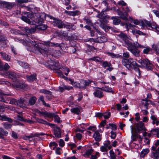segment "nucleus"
<instances>
[{
    "instance_id": "1",
    "label": "nucleus",
    "mask_w": 159,
    "mask_h": 159,
    "mask_svg": "<svg viewBox=\"0 0 159 159\" xmlns=\"http://www.w3.org/2000/svg\"><path fill=\"white\" fill-rule=\"evenodd\" d=\"M26 40V41L29 45L30 44L32 45V47H29L27 48L28 50L32 51L33 52L38 54H41L46 56L47 54L48 51L46 48H44L43 45L48 47H60L61 44L58 43H52L50 41H44L43 43H37L34 40H31L29 39Z\"/></svg>"
},
{
    "instance_id": "2",
    "label": "nucleus",
    "mask_w": 159,
    "mask_h": 159,
    "mask_svg": "<svg viewBox=\"0 0 159 159\" xmlns=\"http://www.w3.org/2000/svg\"><path fill=\"white\" fill-rule=\"evenodd\" d=\"M123 65L125 66L128 69L131 70L134 69L135 70L136 75L137 76L140 75V70L139 68H137L138 64L136 62L133 60L132 58L129 59L123 58L122 60Z\"/></svg>"
},
{
    "instance_id": "3",
    "label": "nucleus",
    "mask_w": 159,
    "mask_h": 159,
    "mask_svg": "<svg viewBox=\"0 0 159 159\" xmlns=\"http://www.w3.org/2000/svg\"><path fill=\"white\" fill-rule=\"evenodd\" d=\"M144 48V46L139 44L137 42L129 44V45L127 46V49L128 50L136 57H139L140 56V51L138 49V48L143 49Z\"/></svg>"
},
{
    "instance_id": "4",
    "label": "nucleus",
    "mask_w": 159,
    "mask_h": 159,
    "mask_svg": "<svg viewBox=\"0 0 159 159\" xmlns=\"http://www.w3.org/2000/svg\"><path fill=\"white\" fill-rule=\"evenodd\" d=\"M123 11L124 12L123 13L121 11L120 9H118L117 10L118 14L120 16V18L126 21L128 20V12L130 11V9L127 6L126 7H122L121 8Z\"/></svg>"
},
{
    "instance_id": "5",
    "label": "nucleus",
    "mask_w": 159,
    "mask_h": 159,
    "mask_svg": "<svg viewBox=\"0 0 159 159\" xmlns=\"http://www.w3.org/2000/svg\"><path fill=\"white\" fill-rule=\"evenodd\" d=\"M46 15L43 13H38L36 14L34 17V22L37 23H42L45 19Z\"/></svg>"
},
{
    "instance_id": "6",
    "label": "nucleus",
    "mask_w": 159,
    "mask_h": 159,
    "mask_svg": "<svg viewBox=\"0 0 159 159\" xmlns=\"http://www.w3.org/2000/svg\"><path fill=\"white\" fill-rule=\"evenodd\" d=\"M139 62L141 64L142 66L145 67L148 70H151L152 69L153 65L149 60L148 59L140 60L139 61Z\"/></svg>"
},
{
    "instance_id": "7",
    "label": "nucleus",
    "mask_w": 159,
    "mask_h": 159,
    "mask_svg": "<svg viewBox=\"0 0 159 159\" xmlns=\"http://www.w3.org/2000/svg\"><path fill=\"white\" fill-rule=\"evenodd\" d=\"M12 86L15 88L24 89L27 86V85L21 81L19 80L18 79L13 82L12 84Z\"/></svg>"
},
{
    "instance_id": "8",
    "label": "nucleus",
    "mask_w": 159,
    "mask_h": 159,
    "mask_svg": "<svg viewBox=\"0 0 159 159\" xmlns=\"http://www.w3.org/2000/svg\"><path fill=\"white\" fill-rule=\"evenodd\" d=\"M48 16L50 19L53 20L52 24L54 26L57 27L59 28H61L63 27L64 23L61 20L59 19L54 18L48 15Z\"/></svg>"
},
{
    "instance_id": "9",
    "label": "nucleus",
    "mask_w": 159,
    "mask_h": 159,
    "mask_svg": "<svg viewBox=\"0 0 159 159\" xmlns=\"http://www.w3.org/2000/svg\"><path fill=\"white\" fill-rule=\"evenodd\" d=\"M141 23V25L143 27L147 26L148 29L150 30L156 29L157 27L155 23H151L149 21L146 20H144L143 22L142 21Z\"/></svg>"
},
{
    "instance_id": "10",
    "label": "nucleus",
    "mask_w": 159,
    "mask_h": 159,
    "mask_svg": "<svg viewBox=\"0 0 159 159\" xmlns=\"http://www.w3.org/2000/svg\"><path fill=\"white\" fill-rule=\"evenodd\" d=\"M118 36L128 46L129 45V44H130L132 43L130 42L129 40L130 39V37H128L126 34H125L123 33H121L119 34Z\"/></svg>"
},
{
    "instance_id": "11",
    "label": "nucleus",
    "mask_w": 159,
    "mask_h": 159,
    "mask_svg": "<svg viewBox=\"0 0 159 159\" xmlns=\"http://www.w3.org/2000/svg\"><path fill=\"white\" fill-rule=\"evenodd\" d=\"M0 4L1 7L9 9L12 8L14 5V4L12 3L0 0Z\"/></svg>"
},
{
    "instance_id": "12",
    "label": "nucleus",
    "mask_w": 159,
    "mask_h": 159,
    "mask_svg": "<svg viewBox=\"0 0 159 159\" xmlns=\"http://www.w3.org/2000/svg\"><path fill=\"white\" fill-rule=\"evenodd\" d=\"M5 75L8 78L12 80L13 82L18 79V75L13 72L8 71L6 72Z\"/></svg>"
},
{
    "instance_id": "13",
    "label": "nucleus",
    "mask_w": 159,
    "mask_h": 159,
    "mask_svg": "<svg viewBox=\"0 0 159 159\" xmlns=\"http://www.w3.org/2000/svg\"><path fill=\"white\" fill-rule=\"evenodd\" d=\"M145 129L144 124L141 121H140L137 124L135 128L136 132L140 133L142 130Z\"/></svg>"
},
{
    "instance_id": "14",
    "label": "nucleus",
    "mask_w": 159,
    "mask_h": 159,
    "mask_svg": "<svg viewBox=\"0 0 159 159\" xmlns=\"http://www.w3.org/2000/svg\"><path fill=\"white\" fill-rule=\"evenodd\" d=\"M52 61L51 64H50L49 65L50 69L52 70H56L61 68L58 62L57 61L55 62L53 61Z\"/></svg>"
},
{
    "instance_id": "15",
    "label": "nucleus",
    "mask_w": 159,
    "mask_h": 159,
    "mask_svg": "<svg viewBox=\"0 0 159 159\" xmlns=\"http://www.w3.org/2000/svg\"><path fill=\"white\" fill-rule=\"evenodd\" d=\"M39 92L46 94V98L48 100H50L52 98V93L51 92L46 89H43L40 90Z\"/></svg>"
},
{
    "instance_id": "16",
    "label": "nucleus",
    "mask_w": 159,
    "mask_h": 159,
    "mask_svg": "<svg viewBox=\"0 0 159 159\" xmlns=\"http://www.w3.org/2000/svg\"><path fill=\"white\" fill-rule=\"evenodd\" d=\"M2 58L4 60L7 61H11V56L5 52H0Z\"/></svg>"
},
{
    "instance_id": "17",
    "label": "nucleus",
    "mask_w": 159,
    "mask_h": 159,
    "mask_svg": "<svg viewBox=\"0 0 159 159\" xmlns=\"http://www.w3.org/2000/svg\"><path fill=\"white\" fill-rule=\"evenodd\" d=\"M54 134L55 136L57 138L61 137V129L59 127H57L54 128L53 130Z\"/></svg>"
},
{
    "instance_id": "18",
    "label": "nucleus",
    "mask_w": 159,
    "mask_h": 159,
    "mask_svg": "<svg viewBox=\"0 0 159 159\" xmlns=\"http://www.w3.org/2000/svg\"><path fill=\"white\" fill-rule=\"evenodd\" d=\"M91 82L90 81H87L86 80H81L80 82V88H85V87L88 86L91 83Z\"/></svg>"
},
{
    "instance_id": "19",
    "label": "nucleus",
    "mask_w": 159,
    "mask_h": 159,
    "mask_svg": "<svg viewBox=\"0 0 159 159\" xmlns=\"http://www.w3.org/2000/svg\"><path fill=\"white\" fill-rule=\"evenodd\" d=\"M97 88L107 92H111L112 93L114 92V91L112 90V89L111 88L107 86H105L104 87H98Z\"/></svg>"
},
{
    "instance_id": "20",
    "label": "nucleus",
    "mask_w": 159,
    "mask_h": 159,
    "mask_svg": "<svg viewBox=\"0 0 159 159\" xmlns=\"http://www.w3.org/2000/svg\"><path fill=\"white\" fill-rule=\"evenodd\" d=\"M25 100L23 98H20L18 100L17 106H20L21 107H24L26 105L24 103Z\"/></svg>"
},
{
    "instance_id": "21",
    "label": "nucleus",
    "mask_w": 159,
    "mask_h": 159,
    "mask_svg": "<svg viewBox=\"0 0 159 159\" xmlns=\"http://www.w3.org/2000/svg\"><path fill=\"white\" fill-rule=\"evenodd\" d=\"M0 120L2 121H7L10 123H12L13 120L11 118L7 117L5 115H1L0 114Z\"/></svg>"
},
{
    "instance_id": "22",
    "label": "nucleus",
    "mask_w": 159,
    "mask_h": 159,
    "mask_svg": "<svg viewBox=\"0 0 159 159\" xmlns=\"http://www.w3.org/2000/svg\"><path fill=\"white\" fill-rule=\"evenodd\" d=\"M95 97L98 98H101L103 96V92L98 90H96V91L93 93Z\"/></svg>"
},
{
    "instance_id": "23",
    "label": "nucleus",
    "mask_w": 159,
    "mask_h": 159,
    "mask_svg": "<svg viewBox=\"0 0 159 159\" xmlns=\"http://www.w3.org/2000/svg\"><path fill=\"white\" fill-rule=\"evenodd\" d=\"M8 134V132L5 131L3 129L0 128V138L4 139V136H6Z\"/></svg>"
},
{
    "instance_id": "24",
    "label": "nucleus",
    "mask_w": 159,
    "mask_h": 159,
    "mask_svg": "<svg viewBox=\"0 0 159 159\" xmlns=\"http://www.w3.org/2000/svg\"><path fill=\"white\" fill-rule=\"evenodd\" d=\"M26 78L28 81L29 82H32L36 79V75L35 74H33L30 75H27Z\"/></svg>"
},
{
    "instance_id": "25",
    "label": "nucleus",
    "mask_w": 159,
    "mask_h": 159,
    "mask_svg": "<svg viewBox=\"0 0 159 159\" xmlns=\"http://www.w3.org/2000/svg\"><path fill=\"white\" fill-rule=\"evenodd\" d=\"M107 40V37L106 35H103L98 37V41L99 43H102L106 42Z\"/></svg>"
},
{
    "instance_id": "26",
    "label": "nucleus",
    "mask_w": 159,
    "mask_h": 159,
    "mask_svg": "<svg viewBox=\"0 0 159 159\" xmlns=\"http://www.w3.org/2000/svg\"><path fill=\"white\" fill-rule=\"evenodd\" d=\"M63 26L65 28H66L67 29H71L72 30H75L76 28V27L75 26L72 24L70 23H67V24H64Z\"/></svg>"
},
{
    "instance_id": "27",
    "label": "nucleus",
    "mask_w": 159,
    "mask_h": 159,
    "mask_svg": "<svg viewBox=\"0 0 159 159\" xmlns=\"http://www.w3.org/2000/svg\"><path fill=\"white\" fill-rule=\"evenodd\" d=\"M93 137L96 141H99L101 140L100 134L98 131L95 132Z\"/></svg>"
},
{
    "instance_id": "28",
    "label": "nucleus",
    "mask_w": 159,
    "mask_h": 159,
    "mask_svg": "<svg viewBox=\"0 0 159 159\" xmlns=\"http://www.w3.org/2000/svg\"><path fill=\"white\" fill-rule=\"evenodd\" d=\"M111 19L113 20V22L114 25H116L119 24L121 20L117 17H111Z\"/></svg>"
},
{
    "instance_id": "29",
    "label": "nucleus",
    "mask_w": 159,
    "mask_h": 159,
    "mask_svg": "<svg viewBox=\"0 0 159 159\" xmlns=\"http://www.w3.org/2000/svg\"><path fill=\"white\" fill-rule=\"evenodd\" d=\"M71 111L77 115H78L80 112V107H76L72 108L70 110Z\"/></svg>"
},
{
    "instance_id": "30",
    "label": "nucleus",
    "mask_w": 159,
    "mask_h": 159,
    "mask_svg": "<svg viewBox=\"0 0 159 159\" xmlns=\"http://www.w3.org/2000/svg\"><path fill=\"white\" fill-rule=\"evenodd\" d=\"M101 24L100 25V27L104 30L106 31L110 29V27L102 22L101 20H100Z\"/></svg>"
},
{
    "instance_id": "31",
    "label": "nucleus",
    "mask_w": 159,
    "mask_h": 159,
    "mask_svg": "<svg viewBox=\"0 0 159 159\" xmlns=\"http://www.w3.org/2000/svg\"><path fill=\"white\" fill-rule=\"evenodd\" d=\"M37 29L40 30H44L47 28V26L45 24H39L36 26Z\"/></svg>"
},
{
    "instance_id": "32",
    "label": "nucleus",
    "mask_w": 159,
    "mask_h": 159,
    "mask_svg": "<svg viewBox=\"0 0 159 159\" xmlns=\"http://www.w3.org/2000/svg\"><path fill=\"white\" fill-rule=\"evenodd\" d=\"M19 64L22 67L25 69H27L29 68V65L27 63L21 61H18Z\"/></svg>"
},
{
    "instance_id": "33",
    "label": "nucleus",
    "mask_w": 159,
    "mask_h": 159,
    "mask_svg": "<svg viewBox=\"0 0 159 159\" xmlns=\"http://www.w3.org/2000/svg\"><path fill=\"white\" fill-rule=\"evenodd\" d=\"M37 100V98L35 97H31L29 100V104L30 105H32L34 104Z\"/></svg>"
},
{
    "instance_id": "34",
    "label": "nucleus",
    "mask_w": 159,
    "mask_h": 159,
    "mask_svg": "<svg viewBox=\"0 0 159 159\" xmlns=\"http://www.w3.org/2000/svg\"><path fill=\"white\" fill-rule=\"evenodd\" d=\"M149 150L148 148H146L143 149L141 152V157H144L145 155L147 154L149 152Z\"/></svg>"
},
{
    "instance_id": "35",
    "label": "nucleus",
    "mask_w": 159,
    "mask_h": 159,
    "mask_svg": "<svg viewBox=\"0 0 159 159\" xmlns=\"http://www.w3.org/2000/svg\"><path fill=\"white\" fill-rule=\"evenodd\" d=\"M40 113L43 115L44 117H48L51 118L52 116V113L48 112L46 111L40 112Z\"/></svg>"
},
{
    "instance_id": "36",
    "label": "nucleus",
    "mask_w": 159,
    "mask_h": 159,
    "mask_svg": "<svg viewBox=\"0 0 159 159\" xmlns=\"http://www.w3.org/2000/svg\"><path fill=\"white\" fill-rule=\"evenodd\" d=\"M39 101L42 102L43 105L47 107H50V106L49 104H47L44 100V97L43 96H40L39 98L38 99Z\"/></svg>"
},
{
    "instance_id": "37",
    "label": "nucleus",
    "mask_w": 159,
    "mask_h": 159,
    "mask_svg": "<svg viewBox=\"0 0 159 159\" xmlns=\"http://www.w3.org/2000/svg\"><path fill=\"white\" fill-rule=\"evenodd\" d=\"M73 87H69L68 86H64L63 87H59V89L60 91L62 92L64 89L70 90L73 89Z\"/></svg>"
},
{
    "instance_id": "38",
    "label": "nucleus",
    "mask_w": 159,
    "mask_h": 159,
    "mask_svg": "<svg viewBox=\"0 0 159 159\" xmlns=\"http://www.w3.org/2000/svg\"><path fill=\"white\" fill-rule=\"evenodd\" d=\"M2 95H10L9 94H6L3 93V92L1 90H0V101L3 102H7L3 98Z\"/></svg>"
},
{
    "instance_id": "39",
    "label": "nucleus",
    "mask_w": 159,
    "mask_h": 159,
    "mask_svg": "<svg viewBox=\"0 0 159 159\" xmlns=\"http://www.w3.org/2000/svg\"><path fill=\"white\" fill-rule=\"evenodd\" d=\"M52 116L51 118L54 117V121L56 122L59 123L60 122V117L55 114L52 113Z\"/></svg>"
},
{
    "instance_id": "40",
    "label": "nucleus",
    "mask_w": 159,
    "mask_h": 159,
    "mask_svg": "<svg viewBox=\"0 0 159 159\" xmlns=\"http://www.w3.org/2000/svg\"><path fill=\"white\" fill-rule=\"evenodd\" d=\"M59 69H61V71L64 72L65 75H68V73L70 71V69L66 67H61V68H59Z\"/></svg>"
},
{
    "instance_id": "41",
    "label": "nucleus",
    "mask_w": 159,
    "mask_h": 159,
    "mask_svg": "<svg viewBox=\"0 0 159 159\" xmlns=\"http://www.w3.org/2000/svg\"><path fill=\"white\" fill-rule=\"evenodd\" d=\"M132 32L134 34H138L139 35H145V34L144 33L137 30H132Z\"/></svg>"
},
{
    "instance_id": "42",
    "label": "nucleus",
    "mask_w": 159,
    "mask_h": 159,
    "mask_svg": "<svg viewBox=\"0 0 159 159\" xmlns=\"http://www.w3.org/2000/svg\"><path fill=\"white\" fill-rule=\"evenodd\" d=\"M21 19L23 20L30 24H33V22L25 16H22Z\"/></svg>"
},
{
    "instance_id": "43",
    "label": "nucleus",
    "mask_w": 159,
    "mask_h": 159,
    "mask_svg": "<svg viewBox=\"0 0 159 159\" xmlns=\"http://www.w3.org/2000/svg\"><path fill=\"white\" fill-rule=\"evenodd\" d=\"M2 125H3L4 128L7 129H11L12 126L11 125L8 124L7 122L4 123L2 124Z\"/></svg>"
},
{
    "instance_id": "44",
    "label": "nucleus",
    "mask_w": 159,
    "mask_h": 159,
    "mask_svg": "<svg viewBox=\"0 0 159 159\" xmlns=\"http://www.w3.org/2000/svg\"><path fill=\"white\" fill-rule=\"evenodd\" d=\"M65 12L67 13H69L70 15L73 16L78 15L79 13V11H66Z\"/></svg>"
},
{
    "instance_id": "45",
    "label": "nucleus",
    "mask_w": 159,
    "mask_h": 159,
    "mask_svg": "<svg viewBox=\"0 0 159 159\" xmlns=\"http://www.w3.org/2000/svg\"><path fill=\"white\" fill-rule=\"evenodd\" d=\"M71 81V84L75 87L78 88H80V83L76 82H74L72 80H70Z\"/></svg>"
},
{
    "instance_id": "46",
    "label": "nucleus",
    "mask_w": 159,
    "mask_h": 159,
    "mask_svg": "<svg viewBox=\"0 0 159 159\" xmlns=\"http://www.w3.org/2000/svg\"><path fill=\"white\" fill-rule=\"evenodd\" d=\"M143 100V101L142 102V104H144V106H145L146 109H148V102H150V101L148 100L147 98H145V99Z\"/></svg>"
},
{
    "instance_id": "47",
    "label": "nucleus",
    "mask_w": 159,
    "mask_h": 159,
    "mask_svg": "<svg viewBox=\"0 0 159 159\" xmlns=\"http://www.w3.org/2000/svg\"><path fill=\"white\" fill-rule=\"evenodd\" d=\"M10 31L11 33L15 34H19L20 32L19 30L15 29H11Z\"/></svg>"
},
{
    "instance_id": "48",
    "label": "nucleus",
    "mask_w": 159,
    "mask_h": 159,
    "mask_svg": "<svg viewBox=\"0 0 159 159\" xmlns=\"http://www.w3.org/2000/svg\"><path fill=\"white\" fill-rule=\"evenodd\" d=\"M16 2L18 4H22L31 2L30 0H16Z\"/></svg>"
},
{
    "instance_id": "49",
    "label": "nucleus",
    "mask_w": 159,
    "mask_h": 159,
    "mask_svg": "<svg viewBox=\"0 0 159 159\" xmlns=\"http://www.w3.org/2000/svg\"><path fill=\"white\" fill-rule=\"evenodd\" d=\"M17 101L18 100L14 98H12L11 99L9 103L11 104L17 105H18Z\"/></svg>"
},
{
    "instance_id": "50",
    "label": "nucleus",
    "mask_w": 159,
    "mask_h": 159,
    "mask_svg": "<svg viewBox=\"0 0 159 159\" xmlns=\"http://www.w3.org/2000/svg\"><path fill=\"white\" fill-rule=\"evenodd\" d=\"M110 157L111 159H116V155L114 152L112 150L109 152Z\"/></svg>"
},
{
    "instance_id": "51",
    "label": "nucleus",
    "mask_w": 159,
    "mask_h": 159,
    "mask_svg": "<svg viewBox=\"0 0 159 159\" xmlns=\"http://www.w3.org/2000/svg\"><path fill=\"white\" fill-rule=\"evenodd\" d=\"M102 66L104 68H106V67L111 66V64L110 63H108L107 61H103L102 62Z\"/></svg>"
},
{
    "instance_id": "52",
    "label": "nucleus",
    "mask_w": 159,
    "mask_h": 159,
    "mask_svg": "<svg viewBox=\"0 0 159 159\" xmlns=\"http://www.w3.org/2000/svg\"><path fill=\"white\" fill-rule=\"evenodd\" d=\"M54 53L52 54V56L55 57H58L60 56V52L58 50H54L53 51Z\"/></svg>"
},
{
    "instance_id": "53",
    "label": "nucleus",
    "mask_w": 159,
    "mask_h": 159,
    "mask_svg": "<svg viewBox=\"0 0 159 159\" xmlns=\"http://www.w3.org/2000/svg\"><path fill=\"white\" fill-rule=\"evenodd\" d=\"M144 49L143 50V52L144 54H148L149 53V52L151 50V49L148 47H145Z\"/></svg>"
},
{
    "instance_id": "54",
    "label": "nucleus",
    "mask_w": 159,
    "mask_h": 159,
    "mask_svg": "<svg viewBox=\"0 0 159 159\" xmlns=\"http://www.w3.org/2000/svg\"><path fill=\"white\" fill-rule=\"evenodd\" d=\"M135 27L134 25H132L130 23H126V24L125 25V27L127 30V31H129V29H130L131 27Z\"/></svg>"
},
{
    "instance_id": "55",
    "label": "nucleus",
    "mask_w": 159,
    "mask_h": 159,
    "mask_svg": "<svg viewBox=\"0 0 159 159\" xmlns=\"http://www.w3.org/2000/svg\"><path fill=\"white\" fill-rule=\"evenodd\" d=\"M111 116V113L110 112H104L103 116L104 118L105 119H108Z\"/></svg>"
},
{
    "instance_id": "56",
    "label": "nucleus",
    "mask_w": 159,
    "mask_h": 159,
    "mask_svg": "<svg viewBox=\"0 0 159 159\" xmlns=\"http://www.w3.org/2000/svg\"><path fill=\"white\" fill-rule=\"evenodd\" d=\"M37 121L39 123H42L44 124H49L47 121L42 119H37Z\"/></svg>"
},
{
    "instance_id": "57",
    "label": "nucleus",
    "mask_w": 159,
    "mask_h": 159,
    "mask_svg": "<svg viewBox=\"0 0 159 159\" xmlns=\"http://www.w3.org/2000/svg\"><path fill=\"white\" fill-rule=\"evenodd\" d=\"M150 118L152 120V123L153 125L155 124V122L157 120V117L154 115H152Z\"/></svg>"
},
{
    "instance_id": "58",
    "label": "nucleus",
    "mask_w": 159,
    "mask_h": 159,
    "mask_svg": "<svg viewBox=\"0 0 159 159\" xmlns=\"http://www.w3.org/2000/svg\"><path fill=\"white\" fill-rule=\"evenodd\" d=\"M153 132H155L157 133V137L159 138V128H156L152 129L151 132L152 133Z\"/></svg>"
},
{
    "instance_id": "59",
    "label": "nucleus",
    "mask_w": 159,
    "mask_h": 159,
    "mask_svg": "<svg viewBox=\"0 0 159 159\" xmlns=\"http://www.w3.org/2000/svg\"><path fill=\"white\" fill-rule=\"evenodd\" d=\"M98 17L101 19L104 18L105 17V16L104 14V11H102L101 13L98 15Z\"/></svg>"
},
{
    "instance_id": "60",
    "label": "nucleus",
    "mask_w": 159,
    "mask_h": 159,
    "mask_svg": "<svg viewBox=\"0 0 159 159\" xmlns=\"http://www.w3.org/2000/svg\"><path fill=\"white\" fill-rule=\"evenodd\" d=\"M153 155L154 157L156 159H158L159 157V152L157 151L153 153Z\"/></svg>"
},
{
    "instance_id": "61",
    "label": "nucleus",
    "mask_w": 159,
    "mask_h": 159,
    "mask_svg": "<svg viewBox=\"0 0 159 159\" xmlns=\"http://www.w3.org/2000/svg\"><path fill=\"white\" fill-rule=\"evenodd\" d=\"M109 125L111 127V129L112 130L116 129V126L115 124L112 123H110L109 124Z\"/></svg>"
},
{
    "instance_id": "62",
    "label": "nucleus",
    "mask_w": 159,
    "mask_h": 159,
    "mask_svg": "<svg viewBox=\"0 0 159 159\" xmlns=\"http://www.w3.org/2000/svg\"><path fill=\"white\" fill-rule=\"evenodd\" d=\"M10 68V66L8 65V63H5L3 66V69L6 70H7Z\"/></svg>"
},
{
    "instance_id": "63",
    "label": "nucleus",
    "mask_w": 159,
    "mask_h": 159,
    "mask_svg": "<svg viewBox=\"0 0 159 159\" xmlns=\"http://www.w3.org/2000/svg\"><path fill=\"white\" fill-rule=\"evenodd\" d=\"M100 148L101 149V151L102 152H107V151H108V150L107 149V147H105L104 146H101Z\"/></svg>"
},
{
    "instance_id": "64",
    "label": "nucleus",
    "mask_w": 159,
    "mask_h": 159,
    "mask_svg": "<svg viewBox=\"0 0 159 159\" xmlns=\"http://www.w3.org/2000/svg\"><path fill=\"white\" fill-rule=\"evenodd\" d=\"M111 138L112 139H115L116 138V133L113 132V131H112L111 132Z\"/></svg>"
}]
</instances>
